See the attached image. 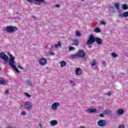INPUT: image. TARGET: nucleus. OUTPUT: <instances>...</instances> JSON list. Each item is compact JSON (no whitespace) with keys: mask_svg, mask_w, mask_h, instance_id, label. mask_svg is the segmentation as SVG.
Returning a JSON list of instances; mask_svg holds the SVG:
<instances>
[{"mask_svg":"<svg viewBox=\"0 0 128 128\" xmlns=\"http://www.w3.org/2000/svg\"><path fill=\"white\" fill-rule=\"evenodd\" d=\"M84 56H86L84 52L82 50H80L77 52L76 54H72L69 56V58H70L76 60L78 58H84Z\"/></svg>","mask_w":128,"mask_h":128,"instance_id":"f257e3e1","label":"nucleus"},{"mask_svg":"<svg viewBox=\"0 0 128 128\" xmlns=\"http://www.w3.org/2000/svg\"><path fill=\"white\" fill-rule=\"evenodd\" d=\"M16 30H18V28L16 26H9L6 28V32H10V34L14 32H16Z\"/></svg>","mask_w":128,"mask_h":128,"instance_id":"f03ea898","label":"nucleus"},{"mask_svg":"<svg viewBox=\"0 0 128 128\" xmlns=\"http://www.w3.org/2000/svg\"><path fill=\"white\" fill-rule=\"evenodd\" d=\"M96 38L94 35L91 34L89 36V40L87 42L88 44H92L93 42H95Z\"/></svg>","mask_w":128,"mask_h":128,"instance_id":"7ed1b4c3","label":"nucleus"},{"mask_svg":"<svg viewBox=\"0 0 128 128\" xmlns=\"http://www.w3.org/2000/svg\"><path fill=\"white\" fill-rule=\"evenodd\" d=\"M24 107L26 110H32V103L30 102H26L24 104Z\"/></svg>","mask_w":128,"mask_h":128,"instance_id":"20e7f679","label":"nucleus"},{"mask_svg":"<svg viewBox=\"0 0 128 128\" xmlns=\"http://www.w3.org/2000/svg\"><path fill=\"white\" fill-rule=\"evenodd\" d=\"M58 106H60V102H55L51 106L52 110H58Z\"/></svg>","mask_w":128,"mask_h":128,"instance_id":"39448f33","label":"nucleus"},{"mask_svg":"<svg viewBox=\"0 0 128 128\" xmlns=\"http://www.w3.org/2000/svg\"><path fill=\"white\" fill-rule=\"evenodd\" d=\"M46 62H48V60H46V58H40L39 60V63L41 66L46 64Z\"/></svg>","mask_w":128,"mask_h":128,"instance_id":"423d86ee","label":"nucleus"},{"mask_svg":"<svg viewBox=\"0 0 128 128\" xmlns=\"http://www.w3.org/2000/svg\"><path fill=\"white\" fill-rule=\"evenodd\" d=\"M0 58L2 60H8V56L4 54V52H2L0 54Z\"/></svg>","mask_w":128,"mask_h":128,"instance_id":"0eeeda50","label":"nucleus"},{"mask_svg":"<svg viewBox=\"0 0 128 128\" xmlns=\"http://www.w3.org/2000/svg\"><path fill=\"white\" fill-rule=\"evenodd\" d=\"M9 66L10 68H14V58H10L8 62Z\"/></svg>","mask_w":128,"mask_h":128,"instance_id":"6e6552de","label":"nucleus"},{"mask_svg":"<svg viewBox=\"0 0 128 128\" xmlns=\"http://www.w3.org/2000/svg\"><path fill=\"white\" fill-rule=\"evenodd\" d=\"M98 124L99 126H104L106 124V122L104 120H100L98 122Z\"/></svg>","mask_w":128,"mask_h":128,"instance_id":"1a4fd4ad","label":"nucleus"},{"mask_svg":"<svg viewBox=\"0 0 128 128\" xmlns=\"http://www.w3.org/2000/svg\"><path fill=\"white\" fill-rule=\"evenodd\" d=\"M75 72L78 76H80L82 74V70L80 68H76Z\"/></svg>","mask_w":128,"mask_h":128,"instance_id":"9d476101","label":"nucleus"},{"mask_svg":"<svg viewBox=\"0 0 128 128\" xmlns=\"http://www.w3.org/2000/svg\"><path fill=\"white\" fill-rule=\"evenodd\" d=\"M8 84V81L4 78H0V85L4 86Z\"/></svg>","mask_w":128,"mask_h":128,"instance_id":"9b49d317","label":"nucleus"},{"mask_svg":"<svg viewBox=\"0 0 128 128\" xmlns=\"http://www.w3.org/2000/svg\"><path fill=\"white\" fill-rule=\"evenodd\" d=\"M116 114H118V116H122L124 114V110L122 109H119L116 112Z\"/></svg>","mask_w":128,"mask_h":128,"instance_id":"f8f14e48","label":"nucleus"},{"mask_svg":"<svg viewBox=\"0 0 128 128\" xmlns=\"http://www.w3.org/2000/svg\"><path fill=\"white\" fill-rule=\"evenodd\" d=\"M86 112L88 114H92V112H96V110L94 108L88 109Z\"/></svg>","mask_w":128,"mask_h":128,"instance_id":"ddd939ff","label":"nucleus"},{"mask_svg":"<svg viewBox=\"0 0 128 128\" xmlns=\"http://www.w3.org/2000/svg\"><path fill=\"white\" fill-rule=\"evenodd\" d=\"M95 42H96L98 44H102V39H100V38H96V40H95Z\"/></svg>","mask_w":128,"mask_h":128,"instance_id":"4468645a","label":"nucleus"},{"mask_svg":"<svg viewBox=\"0 0 128 128\" xmlns=\"http://www.w3.org/2000/svg\"><path fill=\"white\" fill-rule=\"evenodd\" d=\"M50 125L52 126H54L56 124H58V121L56 120H52L50 122Z\"/></svg>","mask_w":128,"mask_h":128,"instance_id":"2eb2a0df","label":"nucleus"},{"mask_svg":"<svg viewBox=\"0 0 128 128\" xmlns=\"http://www.w3.org/2000/svg\"><path fill=\"white\" fill-rule=\"evenodd\" d=\"M72 42L74 44V46H78L80 44V42L78 40H73Z\"/></svg>","mask_w":128,"mask_h":128,"instance_id":"dca6fc26","label":"nucleus"},{"mask_svg":"<svg viewBox=\"0 0 128 128\" xmlns=\"http://www.w3.org/2000/svg\"><path fill=\"white\" fill-rule=\"evenodd\" d=\"M60 66L62 68H64V67L66 66V62H65L64 61H62V62H60Z\"/></svg>","mask_w":128,"mask_h":128,"instance_id":"f3484780","label":"nucleus"},{"mask_svg":"<svg viewBox=\"0 0 128 128\" xmlns=\"http://www.w3.org/2000/svg\"><path fill=\"white\" fill-rule=\"evenodd\" d=\"M111 113H112V111L108 110H106L104 112V114H111Z\"/></svg>","mask_w":128,"mask_h":128,"instance_id":"a211bd4d","label":"nucleus"},{"mask_svg":"<svg viewBox=\"0 0 128 128\" xmlns=\"http://www.w3.org/2000/svg\"><path fill=\"white\" fill-rule=\"evenodd\" d=\"M122 10H128V5H126V4H122Z\"/></svg>","mask_w":128,"mask_h":128,"instance_id":"6ab92c4d","label":"nucleus"},{"mask_svg":"<svg viewBox=\"0 0 128 128\" xmlns=\"http://www.w3.org/2000/svg\"><path fill=\"white\" fill-rule=\"evenodd\" d=\"M94 32L97 33L100 32V28H94Z\"/></svg>","mask_w":128,"mask_h":128,"instance_id":"aec40b11","label":"nucleus"},{"mask_svg":"<svg viewBox=\"0 0 128 128\" xmlns=\"http://www.w3.org/2000/svg\"><path fill=\"white\" fill-rule=\"evenodd\" d=\"M56 48H62V45L60 44V43H58L57 44L55 45Z\"/></svg>","mask_w":128,"mask_h":128,"instance_id":"412c9836","label":"nucleus"},{"mask_svg":"<svg viewBox=\"0 0 128 128\" xmlns=\"http://www.w3.org/2000/svg\"><path fill=\"white\" fill-rule=\"evenodd\" d=\"M106 21H104V20H102V21L100 22V24L103 26H106Z\"/></svg>","mask_w":128,"mask_h":128,"instance_id":"4be33fe9","label":"nucleus"},{"mask_svg":"<svg viewBox=\"0 0 128 128\" xmlns=\"http://www.w3.org/2000/svg\"><path fill=\"white\" fill-rule=\"evenodd\" d=\"M115 8H116L117 10H118L119 8H120V4H118V3H116L114 4Z\"/></svg>","mask_w":128,"mask_h":128,"instance_id":"5701e85b","label":"nucleus"},{"mask_svg":"<svg viewBox=\"0 0 128 128\" xmlns=\"http://www.w3.org/2000/svg\"><path fill=\"white\" fill-rule=\"evenodd\" d=\"M124 18H127L128 16V12H124L123 13Z\"/></svg>","mask_w":128,"mask_h":128,"instance_id":"b1692460","label":"nucleus"},{"mask_svg":"<svg viewBox=\"0 0 128 128\" xmlns=\"http://www.w3.org/2000/svg\"><path fill=\"white\" fill-rule=\"evenodd\" d=\"M12 68H14L17 72L18 74V72H20L18 69V68H16V66H14V67H12Z\"/></svg>","mask_w":128,"mask_h":128,"instance_id":"393cba45","label":"nucleus"},{"mask_svg":"<svg viewBox=\"0 0 128 128\" xmlns=\"http://www.w3.org/2000/svg\"><path fill=\"white\" fill-rule=\"evenodd\" d=\"M35 2H44V0H34Z\"/></svg>","mask_w":128,"mask_h":128,"instance_id":"a878e982","label":"nucleus"},{"mask_svg":"<svg viewBox=\"0 0 128 128\" xmlns=\"http://www.w3.org/2000/svg\"><path fill=\"white\" fill-rule=\"evenodd\" d=\"M111 56H112V58H118V54L116 53H112Z\"/></svg>","mask_w":128,"mask_h":128,"instance_id":"bb28decb","label":"nucleus"},{"mask_svg":"<svg viewBox=\"0 0 128 128\" xmlns=\"http://www.w3.org/2000/svg\"><path fill=\"white\" fill-rule=\"evenodd\" d=\"M76 36L80 37L82 36V34L78 32H76Z\"/></svg>","mask_w":128,"mask_h":128,"instance_id":"cd10ccee","label":"nucleus"},{"mask_svg":"<svg viewBox=\"0 0 128 128\" xmlns=\"http://www.w3.org/2000/svg\"><path fill=\"white\" fill-rule=\"evenodd\" d=\"M76 50V48L74 47H70L69 48V52H72V50Z\"/></svg>","mask_w":128,"mask_h":128,"instance_id":"c85d7f7f","label":"nucleus"},{"mask_svg":"<svg viewBox=\"0 0 128 128\" xmlns=\"http://www.w3.org/2000/svg\"><path fill=\"white\" fill-rule=\"evenodd\" d=\"M91 64L92 66H96V60H92L91 62Z\"/></svg>","mask_w":128,"mask_h":128,"instance_id":"c756f323","label":"nucleus"},{"mask_svg":"<svg viewBox=\"0 0 128 128\" xmlns=\"http://www.w3.org/2000/svg\"><path fill=\"white\" fill-rule=\"evenodd\" d=\"M118 18H124V14H119Z\"/></svg>","mask_w":128,"mask_h":128,"instance_id":"7c9ffc66","label":"nucleus"},{"mask_svg":"<svg viewBox=\"0 0 128 128\" xmlns=\"http://www.w3.org/2000/svg\"><path fill=\"white\" fill-rule=\"evenodd\" d=\"M106 96H112V93L110 92H108L106 94Z\"/></svg>","mask_w":128,"mask_h":128,"instance_id":"2f4dec72","label":"nucleus"},{"mask_svg":"<svg viewBox=\"0 0 128 128\" xmlns=\"http://www.w3.org/2000/svg\"><path fill=\"white\" fill-rule=\"evenodd\" d=\"M48 56H54V52H50L48 54Z\"/></svg>","mask_w":128,"mask_h":128,"instance_id":"473e14b6","label":"nucleus"},{"mask_svg":"<svg viewBox=\"0 0 128 128\" xmlns=\"http://www.w3.org/2000/svg\"><path fill=\"white\" fill-rule=\"evenodd\" d=\"M26 84H28V86H32V83H30V81H26Z\"/></svg>","mask_w":128,"mask_h":128,"instance_id":"72a5a7b5","label":"nucleus"},{"mask_svg":"<svg viewBox=\"0 0 128 128\" xmlns=\"http://www.w3.org/2000/svg\"><path fill=\"white\" fill-rule=\"evenodd\" d=\"M102 64L103 66H106V62L105 61H103Z\"/></svg>","mask_w":128,"mask_h":128,"instance_id":"f704fd0d","label":"nucleus"},{"mask_svg":"<svg viewBox=\"0 0 128 128\" xmlns=\"http://www.w3.org/2000/svg\"><path fill=\"white\" fill-rule=\"evenodd\" d=\"M8 54H9V56H10V58H14V57L12 56V55L10 54L9 52H8Z\"/></svg>","mask_w":128,"mask_h":128,"instance_id":"c9c22d12","label":"nucleus"},{"mask_svg":"<svg viewBox=\"0 0 128 128\" xmlns=\"http://www.w3.org/2000/svg\"><path fill=\"white\" fill-rule=\"evenodd\" d=\"M24 94L27 96V98H30V95L28 94V93H24Z\"/></svg>","mask_w":128,"mask_h":128,"instance_id":"e433bc0d","label":"nucleus"},{"mask_svg":"<svg viewBox=\"0 0 128 128\" xmlns=\"http://www.w3.org/2000/svg\"><path fill=\"white\" fill-rule=\"evenodd\" d=\"M26 112L25 111H23V112H22L21 114L22 116H26Z\"/></svg>","mask_w":128,"mask_h":128,"instance_id":"4c0bfd02","label":"nucleus"},{"mask_svg":"<svg viewBox=\"0 0 128 128\" xmlns=\"http://www.w3.org/2000/svg\"><path fill=\"white\" fill-rule=\"evenodd\" d=\"M27 2H30V4H32L34 2V0H27Z\"/></svg>","mask_w":128,"mask_h":128,"instance_id":"58836bf2","label":"nucleus"},{"mask_svg":"<svg viewBox=\"0 0 128 128\" xmlns=\"http://www.w3.org/2000/svg\"><path fill=\"white\" fill-rule=\"evenodd\" d=\"M100 116H101V118H104V114H100Z\"/></svg>","mask_w":128,"mask_h":128,"instance_id":"ea45409f","label":"nucleus"},{"mask_svg":"<svg viewBox=\"0 0 128 128\" xmlns=\"http://www.w3.org/2000/svg\"><path fill=\"white\" fill-rule=\"evenodd\" d=\"M119 128H124V125H120Z\"/></svg>","mask_w":128,"mask_h":128,"instance_id":"a19ab883","label":"nucleus"},{"mask_svg":"<svg viewBox=\"0 0 128 128\" xmlns=\"http://www.w3.org/2000/svg\"><path fill=\"white\" fill-rule=\"evenodd\" d=\"M18 68H20V70H24V68H22V66H18Z\"/></svg>","mask_w":128,"mask_h":128,"instance_id":"79ce46f5","label":"nucleus"},{"mask_svg":"<svg viewBox=\"0 0 128 128\" xmlns=\"http://www.w3.org/2000/svg\"><path fill=\"white\" fill-rule=\"evenodd\" d=\"M60 6L59 4H56L55 6V8H60Z\"/></svg>","mask_w":128,"mask_h":128,"instance_id":"37998d69","label":"nucleus"},{"mask_svg":"<svg viewBox=\"0 0 128 128\" xmlns=\"http://www.w3.org/2000/svg\"><path fill=\"white\" fill-rule=\"evenodd\" d=\"M5 94H8V90H6L5 91Z\"/></svg>","mask_w":128,"mask_h":128,"instance_id":"c03bdc74","label":"nucleus"},{"mask_svg":"<svg viewBox=\"0 0 128 128\" xmlns=\"http://www.w3.org/2000/svg\"><path fill=\"white\" fill-rule=\"evenodd\" d=\"M70 84H72L73 86H74V81H72V80H70Z\"/></svg>","mask_w":128,"mask_h":128,"instance_id":"a18cd8bd","label":"nucleus"},{"mask_svg":"<svg viewBox=\"0 0 128 128\" xmlns=\"http://www.w3.org/2000/svg\"><path fill=\"white\" fill-rule=\"evenodd\" d=\"M32 18H34V20H36V17H35V16H32Z\"/></svg>","mask_w":128,"mask_h":128,"instance_id":"49530a36","label":"nucleus"},{"mask_svg":"<svg viewBox=\"0 0 128 128\" xmlns=\"http://www.w3.org/2000/svg\"><path fill=\"white\" fill-rule=\"evenodd\" d=\"M82 0V2H84V0Z\"/></svg>","mask_w":128,"mask_h":128,"instance_id":"de8ad7c7","label":"nucleus"},{"mask_svg":"<svg viewBox=\"0 0 128 128\" xmlns=\"http://www.w3.org/2000/svg\"><path fill=\"white\" fill-rule=\"evenodd\" d=\"M100 108H102L100 107Z\"/></svg>","mask_w":128,"mask_h":128,"instance_id":"09e8293b","label":"nucleus"},{"mask_svg":"<svg viewBox=\"0 0 128 128\" xmlns=\"http://www.w3.org/2000/svg\"><path fill=\"white\" fill-rule=\"evenodd\" d=\"M35 4H36V2H35Z\"/></svg>","mask_w":128,"mask_h":128,"instance_id":"8fccbe9b","label":"nucleus"},{"mask_svg":"<svg viewBox=\"0 0 128 128\" xmlns=\"http://www.w3.org/2000/svg\"><path fill=\"white\" fill-rule=\"evenodd\" d=\"M17 14H18V12H17Z\"/></svg>","mask_w":128,"mask_h":128,"instance_id":"3c124183","label":"nucleus"},{"mask_svg":"<svg viewBox=\"0 0 128 128\" xmlns=\"http://www.w3.org/2000/svg\"><path fill=\"white\" fill-rule=\"evenodd\" d=\"M0 70H1L0 69Z\"/></svg>","mask_w":128,"mask_h":128,"instance_id":"603ef678","label":"nucleus"}]
</instances>
